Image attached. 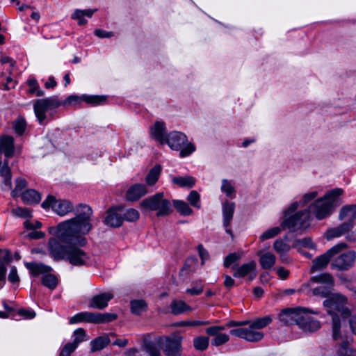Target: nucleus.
Listing matches in <instances>:
<instances>
[{
  "mask_svg": "<svg viewBox=\"0 0 356 356\" xmlns=\"http://www.w3.org/2000/svg\"><path fill=\"white\" fill-rule=\"evenodd\" d=\"M209 339L207 337L200 336L193 339V345L197 350H204L208 348Z\"/></svg>",
  "mask_w": 356,
  "mask_h": 356,
  "instance_id": "nucleus-47",
  "label": "nucleus"
},
{
  "mask_svg": "<svg viewBox=\"0 0 356 356\" xmlns=\"http://www.w3.org/2000/svg\"><path fill=\"white\" fill-rule=\"evenodd\" d=\"M354 226V223L353 220L348 219V221L344 222L343 223L337 226L338 229L341 232L342 234L348 233Z\"/></svg>",
  "mask_w": 356,
  "mask_h": 356,
  "instance_id": "nucleus-56",
  "label": "nucleus"
},
{
  "mask_svg": "<svg viewBox=\"0 0 356 356\" xmlns=\"http://www.w3.org/2000/svg\"><path fill=\"white\" fill-rule=\"evenodd\" d=\"M248 321V327H238L231 330L229 334L250 342H257L261 340L264 337L263 332L257 330L250 323V321Z\"/></svg>",
  "mask_w": 356,
  "mask_h": 356,
  "instance_id": "nucleus-14",
  "label": "nucleus"
},
{
  "mask_svg": "<svg viewBox=\"0 0 356 356\" xmlns=\"http://www.w3.org/2000/svg\"><path fill=\"white\" fill-rule=\"evenodd\" d=\"M147 192L145 185L136 184L127 190L126 197L129 201L135 202L146 195Z\"/></svg>",
  "mask_w": 356,
  "mask_h": 356,
  "instance_id": "nucleus-25",
  "label": "nucleus"
},
{
  "mask_svg": "<svg viewBox=\"0 0 356 356\" xmlns=\"http://www.w3.org/2000/svg\"><path fill=\"white\" fill-rule=\"evenodd\" d=\"M141 207L150 211H156L158 217L166 216L172 212L170 202L164 198L163 193H157L155 195L143 200Z\"/></svg>",
  "mask_w": 356,
  "mask_h": 356,
  "instance_id": "nucleus-5",
  "label": "nucleus"
},
{
  "mask_svg": "<svg viewBox=\"0 0 356 356\" xmlns=\"http://www.w3.org/2000/svg\"><path fill=\"white\" fill-rule=\"evenodd\" d=\"M304 309L302 307L284 309L279 315V321L283 325L296 324L298 326Z\"/></svg>",
  "mask_w": 356,
  "mask_h": 356,
  "instance_id": "nucleus-16",
  "label": "nucleus"
},
{
  "mask_svg": "<svg viewBox=\"0 0 356 356\" xmlns=\"http://www.w3.org/2000/svg\"><path fill=\"white\" fill-rule=\"evenodd\" d=\"M106 101L105 96L99 95H82L81 96L76 95H71L68 96L64 101H61V106H70L76 105L81 102H85L87 104L92 106H96Z\"/></svg>",
  "mask_w": 356,
  "mask_h": 356,
  "instance_id": "nucleus-15",
  "label": "nucleus"
},
{
  "mask_svg": "<svg viewBox=\"0 0 356 356\" xmlns=\"http://www.w3.org/2000/svg\"><path fill=\"white\" fill-rule=\"evenodd\" d=\"M0 176L3 178V184L8 189L12 188V174L8 165V161L5 159L3 162L0 161Z\"/></svg>",
  "mask_w": 356,
  "mask_h": 356,
  "instance_id": "nucleus-31",
  "label": "nucleus"
},
{
  "mask_svg": "<svg viewBox=\"0 0 356 356\" xmlns=\"http://www.w3.org/2000/svg\"><path fill=\"white\" fill-rule=\"evenodd\" d=\"M60 106H61V101L57 96L37 99L33 104V109L40 124H44L47 118L46 113L49 110L56 108Z\"/></svg>",
  "mask_w": 356,
  "mask_h": 356,
  "instance_id": "nucleus-8",
  "label": "nucleus"
},
{
  "mask_svg": "<svg viewBox=\"0 0 356 356\" xmlns=\"http://www.w3.org/2000/svg\"><path fill=\"white\" fill-rule=\"evenodd\" d=\"M312 214L308 209L300 211L294 215L286 218L282 222V227L288 228L291 231L305 229L310 226Z\"/></svg>",
  "mask_w": 356,
  "mask_h": 356,
  "instance_id": "nucleus-7",
  "label": "nucleus"
},
{
  "mask_svg": "<svg viewBox=\"0 0 356 356\" xmlns=\"http://www.w3.org/2000/svg\"><path fill=\"white\" fill-rule=\"evenodd\" d=\"M161 172V166L156 165L148 172L145 177L146 183L148 186H153L158 181Z\"/></svg>",
  "mask_w": 356,
  "mask_h": 356,
  "instance_id": "nucleus-36",
  "label": "nucleus"
},
{
  "mask_svg": "<svg viewBox=\"0 0 356 356\" xmlns=\"http://www.w3.org/2000/svg\"><path fill=\"white\" fill-rule=\"evenodd\" d=\"M94 33L100 38H111L113 35L112 32H108L102 29H97L95 31Z\"/></svg>",
  "mask_w": 356,
  "mask_h": 356,
  "instance_id": "nucleus-64",
  "label": "nucleus"
},
{
  "mask_svg": "<svg viewBox=\"0 0 356 356\" xmlns=\"http://www.w3.org/2000/svg\"><path fill=\"white\" fill-rule=\"evenodd\" d=\"M234 209L235 204L234 202L226 201L222 204L223 226L226 228L233 218Z\"/></svg>",
  "mask_w": 356,
  "mask_h": 356,
  "instance_id": "nucleus-29",
  "label": "nucleus"
},
{
  "mask_svg": "<svg viewBox=\"0 0 356 356\" xmlns=\"http://www.w3.org/2000/svg\"><path fill=\"white\" fill-rule=\"evenodd\" d=\"M74 341L70 343L71 344H76V348H77L78 345L86 340V333L83 329L79 328L74 330Z\"/></svg>",
  "mask_w": 356,
  "mask_h": 356,
  "instance_id": "nucleus-53",
  "label": "nucleus"
},
{
  "mask_svg": "<svg viewBox=\"0 0 356 356\" xmlns=\"http://www.w3.org/2000/svg\"><path fill=\"white\" fill-rule=\"evenodd\" d=\"M285 229L286 228L282 227V222L280 226L270 228V229H267L266 231H265L264 232H263L259 236V240L261 241H264L266 240L273 238L275 237L276 236H277L281 232L282 230Z\"/></svg>",
  "mask_w": 356,
  "mask_h": 356,
  "instance_id": "nucleus-41",
  "label": "nucleus"
},
{
  "mask_svg": "<svg viewBox=\"0 0 356 356\" xmlns=\"http://www.w3.org/2000/svg\"><path fill=\"white\" fill-rule=\"evenodd\" d=\"M203 291V286L202 285H198L191 289H186V292L192 296H197L202 293Z\"/></svg>",
  "mask_w": 356,
  "mask_h": 356,
  "instance_id": "nucleus-63",
  "label": "nucleus"
},
{
  "mask_svg": "<svg viewBox=\"0 0 356 356\" xmlns=\"http://www.w3.org/2000/svg\"><path fill=\"white\" fill-rule=\"evenodd\" d=\"M272 321V318L269 316H266L261 318H258L252 321H250V323L257 330H261L269 325Z\"/></svg>",
  "mask_w": 356,
  "mask_h": 356,
  "instance_id": "nucleus-43",
  "label": "nucleus"
},
{
  "mask_svg": "<svg viewBox=\"0 0 356 356\" xmlns=\"http://www.w3.org/2000/svg\"><path fill=\"white\" fill-rule=\"evenodd\" d=\"M175 151H179L181 157H186L195 151V145L188 141L186 135L182 132L173 131L167 134L165 143Z\"/></svg>",
  "mask_w": 356,
  "mask_h": 356,
  "instance_id": "nucleus-4",
  "label": "nucleus"
},
{
  "mask_svg": "<svg viewBox=\"0 0 356 356\" xmlns=\"http://www.w3.org/2000/svg\"><path fill=\"white\" fill-rule=\"evenodd\" d=\"M348 248L346 243H339L328 249L325 253L318 256L312 261L310 273L325 269L332 258Z\"/></svg>",
  "mask_w": 356,
  "mask_h": 356,
  "instance_id": "nucleus-6",
  "label": "nucleus"
},
{
  "mask_svg": "<svg viewBox=\"0 0 356 356\" xmlns=\"http://www.w3.org/2000/svg\"><path fill=\"white\" fill-rule=\"evenodd\" d=\"M172 183L181 187H193L195 184V179L191 176L173 177Z\"/></svg>",
  "mask_w": 356,
  "mask_h": 356,
  "instance_id": "nucleus-39",
  "label": "nucleus"
},
{
  "mask_svg": "<svg viewBox=\"0 0 356 356\" xmlns=\"http://www.w3.org/2000/svg\"><path fill=\"white\" fill-rule=\"evenodd\" d=\"M273 249L280 255V259L282 262L286 263L288 261L286 254L291 249L289 244L282 239H277L273 243Z\"/></svg>",
  "mask_w": 356,
  "mask_h": 356,
  "instance_id": "nucleus-27",
  "label": "nucleus"
},
{
  "mask_svg": "<svg viewBox=\"0 0 356 356\" xmlns=\"http://www.w3.org/2000/svg\"><path fill=\"white\" fill-rule=\"evenodd\" d=\"M232 268L235 270L233 276L236 278H242L248 276V280L252 281L256 277L257 275L256 262L254 261H251L248 263L243 264L237 268H236L234 266H232Z\"/></svg>",
  "mask_w": 356,
  "mask_h": 356,
  "instance_id": "nucleus-19",
  "label": "nucleus"
},
{
  "mask_svg": "<svg viewBox=\"0 0 356 356\" xmlns=\"http://www.w3.org/2000/svg\"><path fill=\"white\" fill-rule=\"evenodd\" d=\"M11 213L13 215L22 218H28L31 217V211L26 207H19L13 209Z\"/></svg>",
  "mask_w": 356,
  "mask_h": 356,
  "instance_id": "nucleus-50",
  "label": "nucleus"
},
{
  "mask_svg": "<svg viewBox=\"0 0 356 356\" xmlns=\"http://www.w3.org/2000/svg\"><path fill=\"white\" fill-rule=\"evenodd\" d=\"M170 308L172 313L175 315L191 310V307L182 300H173L171 302Z\"/></svg>",
  "mask_w": 356,
  "mask_h": 356,
  "instance_id": "nucleus-37",
  "label": "nucleus"
},
{
  "mask_svg": "<svg viewBox=\"0 0 356 356\" xmlns=\"http://www.w3.org/2000/svg\"><path fill=\"white\" fill-rule=\"evenodd\" d=\"M6 267L4 264L0 262V289L3 287L6 282Z\"/></svg>",
  "mask_w": 356,
  "mask_h": 356,
  "instance_id": "nucleus-62",
  "label": "nucleus"
},
{
  "mask_svg": "<svg viewBox=\"0 0 356 356\" xmlns=\"http://www.w3.org/2000/svg\"><path fill=\"white\" fill-rule=\"evenodd\" d=\"M139 212L134 209H129L126 211L122 210L123 220L134 222L139 218Z\"/></svg>",
  "mask_w": 356,
  "mask_h": 356,
  "instance_id": "nucleus-49",
  "label": "nucleus"
},
{
  "mask_svg": "<svg viewBox=\"0 0 356 356\" xmlns=\"http://www.w3.org/2000/svg\"><path fill=\"white\" fill-rule=\"evenodd\" d=\"M346 298L339 293L330 295L323 302L327 312L332 316V337L334 340L340 338L341 321L337 313L343 317L350 314V311L346 307Z\"/></svg>",
  "mask_w": 356,
  "mask_h": 356,
  "instance_id": "nucleus-3",
  "label": "nucleus"
},
{
  "mask_svg": "<svg viewBox=\"0 0 356 356\" xmlns=\"http://www.w3.org/2000/svg\"><path fill=\"white\" fill-rule=\"evenodd\" d=\"M343 193L341 188H335L327 191L323 197L315 200L308 207L311 214L318 220H323L330 216L334 207L340 204L339 197Z\"/></svg>",
  "mask_w": 356,
  "mask_h": 356,
  "instance_id": "nucleus-2",
  "label": "nucleus"
},
{
  "mask_svg": "<svg viewBox=\"0 0 356 356\" xmlns=\"http://www.w3.org/2000/svg\"><path fill=\"white\" fill-rule=\"evenodd\" d=\"M337 356H356V350L351 348L349 343L345 341L339 346Z\"/></svg>",
  "mask_w": 356,
  "mask_h": 356,
  "instance_id": "nucleus-44",
  "label": "nucleus"
},
{
  "mask_svg": "<svg viewBox=\"0 0 356 356\" xmlns=\"http://www.w3.org/2000/svg\"><path fill=\"white\" fill-rule=\"evenodd\" d=\"M143 349L149 356H161L160 348L153 343H145Z\"/></svg>",
  "mask_w": 356,
  "mask_h": 356,
  "instance_id": "nucleus-48",
  "label": "nucleus"
},
{
  "mask_svg": "<svg viewBox=\"0 0 356 356\" xmlns=\"http://www.w3.org/2000/svg\"><path fill=\"white\" fill-rule=\"evenodd\" d=\"M42 207L44 209H51L52 211L60 216H65L74 210L73 204L67 200L56 199L53 195H48L42 203Z\"/></svg>",
  "mask_w": 356,
  "mask_h": 356,
  "instance_id": "nucleus-9",
  "label": "nucleus"
},
{
  "mask_svg": "<svg viewBox=\"0 0 356 356\" xmlns=\"http://www.w3.org/2000/svg\"><path fill=\"white\" fill-rule=\"evenodd\" d=\"M355 259V251L349 250L346 252L341 251L332 258L331 268L341 271L348 270L354 266Z\"/></svg>",
  "mask_w": 356,
  "mask_h": 356,
  "instance_id": "nucleus-13",
  "label": "nucleus"
},
{
  "mask_svg": "<svg viewBox=\"0 0 356 356\" xmlns=\"http://www.w3.org/2000/svg\"><path fill=\"white\" fill-rule=\"evenodd\" d=\"M29 87V92L31 94H35L38 97L44 95V92L40 88V86L35 79H30L27 81Z\"/></svg>",
  "mask_w": 356,
  "mask_h": 356,
  "instance_id": "nucleus-46",
  "label": "nucleus"
},
{
  "mask_svg": "<svg viewBox=\"0 0 356 356\" xmlns=\"http://www.w3.org/2000/svg\"><path fill=\"white\" fill-rule=\"evenodd\" d=\"M130 305L131 312L136 315H140L147 308V305L143 300H131Z\"/></svg>",
  "mask_w": 356,
  "mask_h": 356,
  "instance_id": "nucleus-38",
  "label": "nucleus"
},
{
  "mask_svg": "<svg viewBox=\"0 0 356 356\" xmlns=\"http://www.w3.org/2000/svg\"><path fill=\"white\" fill-rule=\"evenodd\" d=\"M123 222L122 209H111L107 211L104 220L106 225L112 227H118L122 225Z\"/></svg>",
  "mask_w": 356,
  "mask_h": 356,
  "instance_id": "nucleus-20",
  "label": "nucleus"
},
{
  "mask_svg": "<svg viewBox=\"0 0 356 356\" xmlns=\"http://www.w3.org/2000/svg\"><path fill=\"white\" fill-rule=\"evenodd\" d=\"M311 281L314 283L321 284L322 285L312 289V293L315 296L326 297L327 298L332 295L331 289L333 286V277L330 273H322L311 278Z\"/></svg>",
  "mask_w": 356,
  "mask_h": 356,
  "instance_id": "nucleus-12",
  "label": "nucleus"
},
{
  "mask_svg": "<svg viewBox=\"0 0 356 356\" xmlns=\"http://www.w3.org/2000/svg\"><path fill=\"white\" fill-rule=\"evenodd\" d=\"M339 218L340 220L348 218L350 220L356 219V205L344 206L341 209Z\"/></svg>",
  "mask_w": 356,
  "mask_h": 356,
  "instance_id": "nucleus-35",
  "label": "nucleus"
},
{
  "mask_svg": "<svg viewBox=\"0 0 356 356\" xmlns=\"http://www.w3.org/2000/svg\"><path fill=\"white\" fill-rule=\"evenodd\" d=\"M225 329V326L215 325L207 327L205 332L209 336L213 337L211 343L213 346H220L226 343L229 340V336L220 332Z\"/></svg>",
  "mask_w": 356,
  "mask_h": 356,
  "instance_id": "nucleus-18",
  "label": "nucleus"
},
{
  "mask_svg": "<svg viewBox=\"0 0 356 356\" xmlns=\"http://www.w3.org/2000/svg\"><path fill=\"white\" fill-rule=\"evenodd\" d=\"M239 259V255L236 253H232L228 254L224 261V266L226 268L229 267L234 262Z\"/></svg>",
  "mask_w": 356,
  "mask_h": 356,
  "instance_id": "nucleus-59",
  "label": "nucleus"
},
{
  "mask_svg": "<svg viewBox=\"0 0 356 356\" xmlns=\"http://www.w3.org/2000/svg\"><path fill=\"white\" fill-rule=\"evenodd\" d=\"M197 250H198L199 255L202 260V264H204L205 261L209 259V253L204 248V247L202 244L198 245Z\"/></svg>",
  "mask_w": 356,
  "mask_h": 356,
  "instance_id": "nucleus-61",
  "label": "nucleus"
},
{
  "mask_svg": "<svg viewBox=\"0 0 356 356\" xmlns=\"http://www.w3.org/2000/svg\"><path fill=\"white\" fill-rule=\"evenodd\" d=\"M25 266L30 270L31 274L34 277L40 275H45L47 273H49L51 270V268L50 266L44 265L41 263L28 262L25 264Z\"/></svg>",
  "mask_w": 356,
  "mask_h": 356,
  "instance_id": "nucleus-28",
  "label": "nucleus"
},
{
  "mask_svg": "<svg viewBox=\"0 0 356 356\" xmlns=\"http://www.w3.org/2000/svg\"><path fill=\"white\" fill-rule=\"evenodd\" d=\"M8 281L13 284H16L19 282V277L17 274V270L15 266H12L8 277Z\"/></svg>",
  "mask_w": 356,
  "mask_h": 356,
  "instance_id": "nucleus-58",
  "label": "nucleus"
},
{
  "mask_svg": "<svg viewBox=\"0 0 356 356\" xmlns=\"http://www.w3.org/2000/svg\"><path fill=\"white\" fill-rule=\"evenodd\" d=\"M110 339L108 336H101L95 338L90 342L91 351L96 352L106 348L109 343Z\"/></svg>",
  "mask_w": 356,
  "mask_h": 356,
  "instance_id": "nucleus-33",
  "label": "nucleus"
},
{
  "mask_svg": "<svg viewBox=\"0 0 356 356\" xmlns=\"http://www.w3.org/2000/svg\"><path fill=\"white\" fill-rule=\"evenodd\" d=\"M165 131V124L163 122L161 121H156L150 129L151 136L161 145L165 143V138H167Z\"/></svg>",
  "mask_w": 356,
  "mask_h": 356,
  "instance_id": "nucleus-24",
  "label": "nucleus"
},
{
  "mask_svg": "<svg viewBox=\"0 0 356 356\" xmlns=\"http://www.w3.org/2000/svg\"><path fill=\"white\" fill-rule=\"evenodd\" d=\"M222 193L230 198H234L236 196V188L234 183L232 180L223 179L222 180V184L220 187Z\"/></svg>",
  "mask_w": 356,
  "mask_h": 356,
  "instance_id": "nucleus-34",
  "label": "nucleus"
},
{
  "mask_svg": "<svg viewBox=\"0 0 356 356\" xmlns=\"http://www.w3.org/2000/svg\"><path fill=\"white\" fill-rule=\"evenodd\" d=\"M187 200L190 202L191 205L195 208L200 209V196L199 193L195 191H192L188 197Z\"/></svg>",
  "mask_w": 356,
  "mask_h": 356,
  "instance_id": "nucleus-52",
  "label": "nucleus"
},
{
  "mask_svg": "<svg viewBox=\"0 0 356 356\" xmlns=\"http://www.w3.org/2000/svg\"><path fill=\"white\" fill-rule=\"evenodd\" d=\"M42 284L50 290H54L58 285L57 277L51 273H47L42 276Z\"/></svg>",
  "mask_w": 356,
  "mask_h": 356,
  "instance_id": "nucleus-40",
  "label": "nucleus"
},
{
  "mask_svg": "<svg viewBox=\"0 0 356 356\" xmlns=\"http://www.w3.org/2000/svg\"><path fill=\"white\" fill-rule=\"evenodd\" d=\"M174 207L182 216H191L193 213L192 209L189 205L182 200H174Z\"/></svg>",
  "mask_w": 356,
  "mask_h": 356,
  "instance_id": "nucleus-42",
  "label": "nucleus"
},
{
  "mask_svg": "<svg viewBox=\"0 0 356 356\" xmlns=\"http://www.w3.org/2000/svg\"><path fill=\"white\" fill-rule=\"evenodd\" d=\"M182 337L173 334L161 337L159 340L160 348L165 356H180L181 353Z\"/></svg>",
  "mask_w": 356,
  "mask_h": 356,
  "instance_id": "nucleus-10",
  "label": "nucleus"
},
{
  "mask_svg": "<svg viewBox=\"0 0 356 356\" xmlns=\"http://www.w3.org/2000/svg\"><path fill=\"white\" fill-rule=\"evenodd\" d=\"M26 127V120L22 117H19L13 124L15 131L18 135H22L25 131Z\"/></svg>",
  "mask_w": 356,
  "mask_h": 356,
  "instance_id": "nucleus-51",
  "label": "nucleus"
},
{
  "mask_svg": "<svg viewBox=\"0 0 356 356\" xmlns=\"http://www.w3.org/2000/svg\"><path fill=\"white\" fill-rule=\"evenodd\" d=\"M27 186V181L21 177L17 178L15 180V187L11 191V196L14 198L21 195L22 190Z\"/></svg>",
  "mask_w": 356,
  "mask_h": 356,
  "instance_id": "nucleus-45",
  "label": "nucleus"
},
{
  "mask_svg": "<svg viewBox=\"0 0 356 356\" xmlns=\"http://www.w3.org/2000/svg\"><path fill=\"white\" fill-rule=\"evenodd\" d=\"M92 209L86 204L76 207L75 216L58 224L57 236L58 240L51 238L49 241V249L55 259H67L72 265L83 266L92 263L91 256L81 246L86 243L82 235L88 234L92 229Z\"/></svg>",
  "mask_w": 356,
  "mask_h": 356,
  "instance_id": "nucleus-1",
  "label": "nucleus"
},
{
  "mask_svg": "<svg viewBox=\"0 0 356 356\" xmlns=\"http://www.w3.org/2000/svg\"><path fill=\"white\" fill-rule=\"evenodd\" d=\"M318 192L317 191H309L303 195L300 201H296L291 204L286 210V215H290L292 212L295 211L299 207H304L312 201L314 200L318 196Z\"/></svg>",
  "mask_w": 356,
  "mask_h": 356,
  "instance_id": "nucleus-22",
  "label": "nucleus"
},
{
  "mask_svg": "<svg viewBox=\"0 0 356 356\" xmlns=\"http://www.w3.org/2000/svg\"><path fill=\"white\" fill-rule=\"evenodd\" d=\"M297 245L300 247H305L309 249H315L316 244L312 241L310 238L306 237L299 239L296 242Z\"/></svg>",
  "mask_w": 356,
  "mask_h": 356,
  "instance_id": "nucleus-54",
  "label": "nucleus"
},
{
  "mask_svg": "<svg viewBox=\"0 0 356 356\" xmlns=\"http://www.w3.org/2000/svg\"><path fill=\"white\" fill-rule=\"evenodd\" d=\"M208 321H181L179 323L181 326H200L208 324Z\"/></svg>",
  "mask_w": 356,
  "mask_h": 356,
  "instance_id": "nucleus-60",
  "label": "nucleus"
},
{
  "mask_svg": "<svg viewBox=\"0 0 356 356\" xmlns=\"http://www.w3.org/2000/svg\"><path fill=\"white\" fill-rule=\"evenodd\" d=\"M113 298L111 292L102 293L93 296L90 302L89 307L99 309H103L108 306V302Z\"/></svg>",
  "mask_w": 356,
  "mask_h": 356,
  "instance_id": "nucleus-21",
  "label": "nucleus"
},
{
  "mask_svg": "<svg viewBox=\"0 0 356 356\" xmlns=\"http://www.w3.org/2000/svg\"><path fill=\"white\" fill-rule=\"evenodd\" d=\"M14 149V138L12 136H3L0 138V152L6 159L13 156Z\"/></svg>",
  "mask_w": 356,
  "mask_h": 356,
  "instance_id": "nucleus-26",
  "label": "nucleus"
},
{
  "mask_svg": "<svg viewBox=\"0 0 356 356\" xmlns=\"http://www.w3.org/2000/svg\"><path fill=\"white\" fill-rule=\"evenodd\" d=\"M76 348V344L67 343L61 350L59 356H70L71 353L74 352Z\"/></svg>",
  "mask_w": 356,
  "mask_h": 356,
  "instance_id": "nucleus-57",
  "label": "nucleus"
},
{
  "mask_svg": "<svg viewBox=\"0 0 356 356\" xmlns=\"http://www.w3.org/2000/svg\"><path fill=\"white\" fill-rule=\"evenodd\" d=\"M22 201L28 204H38L41 200L40 194L35 190L28 189L21 194Z\"/></svg>",
  "mask_w": 356,
  "mask_h": 356,
  "instance_id": "nucleus-32",
  "label": "nucleus"
},
{
  "mask_svg": "<svg viewBox=\"0 0 356 356\" xmlns=\"http://www.w3.org/2000/svg\"><path fill=\"white\" fill-rule=\"evenodd\" d=\"M257 254L259 257V262L262 269L270 270L275 264L276 256L273 252L261 250Z\"/></svg>",
  "mask_w": 356,
  "mask_h": 356,
  "instance_id": "nucleus-23",
  "label": "nucleus"
},
{
  "mask_svg": "<svg viewBox=\"0 0 356 356\" xmlns=\"http://www.w3.org/2000/svg\"><path fill=\"white\" fill-rule=\"evenodd\" d=\"M96 11L97 9H76L72 15L71 18L72 19L77 20L78 24L82 26L87 23V20L85 19V17L90 18L93 15L94 13Z\"/></svg>",
  "mask_w": 356,
  "mask_h": 356,
  "instance_id": "nucleus-30",
  "label": "nucleus"
},
{
  "mask_svg": "<svg viewBox=\"0 0 356 356\" xmlns=\"http://www.w3.org/2000/svg\"><path fill=\"white\" fill-rule=\"evenodd\" d=\"M318 314L317 311H311L305 308L303 315H302L299 321L298 327L304 332H314L318 330L321 327V323L318 321L309 316V314Z\"/></svg>",
  "mask_w": 356,
  "mask_h": 356,
  "instance_id": "nucleus-17",
  "label": "nucleus"
},
{
  "mask_svg": "<svg viewBox=\"0 0 356 356\" xmlns=\"http://www.w3.org/2000/svg\"><path fill=\"white\" fill-rule=\"evenodd\" d=\"M116 318V315L110 314H97L89 312H83L73 316L70 323L71 324L81 322H87L92 323H102L110 322Z\"/></svg>",
  "mask_w": 356,
  "mask_h": 356,
  "instance_id": "nucleus-11",
  "label": "nucleus"
},
{
  "mask_svg": "<svg viewBox=\"0 0 356 356\" xmlns=\"http://www.w3.org/2000/svg\"><path fill=\"white\" fill-rule=\"evenodd\" d=\"M341 236H343V234L337 227L329 229L325 233V237L327 240H331L334 238H338Z\"/></svg>",
  "mask_w": 356,
  "mask_h": 356,
  "instance_id": "nucleus-55",
  "label": "nucleus"
}]
</instances>
